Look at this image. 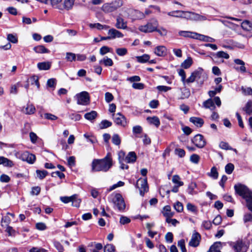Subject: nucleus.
I'll return each mask as SVG.
<instances>
[{"mask_svg":"<svg viewBox=\"0 0 252 252\" xmlns=\"http://www.w3.org/2000/svg\"><path fill=\"white\" fill-rule=\"evenodd\" d=\"M172 181L174 184L178 186H182L184 185V183L180 181V177L177 175L173 176Z\"/></svg>","mask_w":252,"mask_h":252,"instance_id":"39","label":"nucleus"},{"mask_svg":"<svg viewBox=\"0 0 252 252\" xmlns=\"http://www.w3.org/2000/svg\"><path fill=\"white\" fill-rule=\"evenodd\" d=\"M155 32H158L161 36H166L167 34V30L163 27H160L158 29V27H156V30H155Z\"/></svg>","mask_w":252,"mask_h":252,"instance_id":"44","label":"nucleus"},{"mask_svg":"<svg viewBox=\"0 0 252 252\" xmlns=\"http://www.w3.org/2000/svg\"><path fill=\"white\" fill-rule=\"evenodd\" d=\"M78 104L86 105L90 103V97L87 92L84 91L76 95Z\"/></svg>","mask_w":252,"mask_h":252,"instance_id":"8","label":"nucleus"},{"mask_svg":"<svg viewBox=\"0 0 252 252\" xmlns=\"http://www.w3.org/2000/svg\"><path fill=\"white\" fill-rule=\"evenodd\" d=\"M37 176L40 179H44L48 174V172L46 170H37L36 171Z\"/></svg>","mask_w":252,"mask_h":252,"instance_id":"42","label":"nucleus"},{"mask_svg":"<svg viewBox=\"0 0 252 252\" xmlns=\"http://www.w3.org/2000/svg\"><path fill=\"white\" fill-rule=\"evenodd\" d=\"M66 59L69 62L75 61L76 55L72 53L67 52L66 54Z\"/></svg>","mask_w":252,"mask_h":252,"instance_id":"51","label":"nucleus"},{"mask_svg":"<svg viewBox=\"0 0 252 252\" xmlns=\"http://www.w3.org/2000/svg\"><path fill=\"white\" fill-rule=\"evenodd\" d=\"M136 187L139 189L140 194L143 196L145 192L148 190V187L146 179H139L136 183Z\"/></svg>","mask_w":252,"mask_h":252,"instance_id":"10","label":"nucleus"},{"mask_svg":"<svg viewBox=\"0 0 252 252\" xmlns=\"http://www.w3.org/2000/svg\"><path fill=\"white\" fill-rule=\"evenodd\" d=\"M51 64L48 62H44L37 63V67L39 70H47L50 68Z\"/></svg>","mask_w":252,"mask_h":252,"instance_id":"26","label":"nucleus"},{"mask_svg":"<svg viewBox=\"0 0 252 252\" xmlns=\"http://www.w3.org/2000/svg\"><path fill=\"white\" fill-rule=\"evenodd\" d=\"M162 214L166 218H171L173 216V213L171 211V207L168 205L163 208Z\"/></svg>","mask_w":252,"mask_h":252,"instance_id":"28","label":"nucleus"},{"mask_svg":"<svg viewBox=\"0 0 252 252\" xmlns=\"http://www.w3.org/2000/svg\"><path fill=\"white\" fill-rule=\"evenodd\" d=\"M113 165V160L110 153L102 159H94L92 163L93 172L108 171Z\"/></svg>","mask_w":252,"mask_h":252,"instance_id":"1","label":"nucleus"},{"mask_svg":"<svg viewBox=\"0 0 252 252\" xmlns=\"http://www.w3.org/2000/svg\"><path fill=\"white\" fill-rule=\"evenodd\" d=\"M154 53L158 56L164 57L167 54V49L164 46H158L155 48Z\"/></svg>","mask_w":252,"mask_h":252,"instance_id":"18","label":"nucleus"},{"mask_svg":"<svg viewBox=\"0 0 252 252\" xmlns=\"http://www.w3.org/2000/svg\"><path fill=\"white\" fill-rule=\"evenodd\" d=\"M219 146L222 149H224V150H233V149L231 147L229 146V144L227 143L223 142V141H221L220 143Z\"/></svg>","mask_w":252,"mask_h":252,"instance_id":"53","label":"nucleus"},{"mask_svg":"<svg viewBox=\"0 0 252 252\" xmlns=\"http://www.w3.org/2000/svg\"><path fill=\"white\" fill-rule=\"evenodd\" d=\"M197 38H196L197 39H199V40L206 41V42H213L215 41V39L214 38H213L211 37L204 35L202 34H200L199 33H197Z\"/></svg>","mask_w":252,"mask_h":252,"instance_id":"33","label":"nucleus"},{"mask_svg":"<svg viewBox=\"0 0 252 252\" xmlns=\"http://www.w3.org/2000/svg\"><path fill=\"white\" fill-rule=\"evenodd\" d=\"M109 202H112L120 211H124L126 204L122 195L118 193H113L108 197Z\"/></svg>","mask_w":252,"mask_h":252,"instance_id":"3","label":"nucleus"},{"mask_svg":"<svg viewBox=\"0 0 252 252\" xmlns=\"http://www.w3.org/2000/svg\"><path fill=\"white\" fill-rule=\"evenodd\" d=\"M7 38L8 41L13 43H16L18 42L17 38L12 34H8Z\"/></svg>","mask_w":252,"mask_h":252,"instance_id":"62","label":"nucleus"},{"mask_svg":"<svg viewBox=\"0 0 252 252\" xmlns=\"http://www.w3.org/2000/svg\"><path fill=\"white\" fill-rule=\"evenodd\" d=\"M147 120L149 123L155 125L157 127L160 125L159 120L157 117H149L147 118Z\"/></svg>","mask_w":252,"mask_h":252,"instance_id":"27","label":"nucleus"},{"mask_svg":"<svg viewBox=\"0 0 252 252\" xmlns=\"http://www.w3.org/2000/svg\"><path fill=\"white\" fill-rule=\"evenodd\" d=\"M137 61L139 63H145L150 59V56L148 54H144L141 56L136 57Z\"/></svg>","mask_w":252,"mask_h":252,"instance_id":"37","label":"nucleus"},{"mask_svg":"<svg viewBox=\"0 0 252 252\" xmlns=\"http://www.w3.org/2000/svg\"><path fill=\"white\" fill-rule=\"evenodd\" d=\"M158 22L155 18L151 19L146 25L140 26L138 30L144 33H151L155 31L158 27Z\"/></svg>","mask_w":252,"mask_h":252,"instance_id":"5","label":"nucleus"},{"mask_svg":"<svg viewBox=\"0 0 252 252\" xmlns=\"http://www.w3.org/2000/svg\"><path fill=\"white\" fill-rule=\"evenodd\" d=\"M193 144L198 148H202L206 144V142L203 136L201 134L196 135L192 140Z\"/></svg>","mask_w":252,"mask_h":252,"instance_id":"11","label":"nucleus"},{"mask_svg":"<svg viewBox=\"0 0 252 252\" xmlns=\"http://www.w3.org/2000/svg\"><path fill=\"white\" fill-rule=\"evenodd\" d=\"M175 154L178 155L180 158H183L185 155V151L180 148L176 149L175 150Z\"/></svg>","mask_w":252,"mask_h":252,"instance_id":"63","label":"nucleus"},{"mask_svg":"<svg viewBox=\"0 0 252 252\" xmlns=\"http://www.w3.org/2000/svg\"><path fill=\"white\" fill-rule=\"evenodd\" d=\"M0 164L8 167H13L14 165L12 160L4 157H0Z\"/></svg>","mask_w":252,"mask_h":252,"instance_id":"23","label":"nucleus"},{"mask_svg":"<svg viewBox=\"0 0 252 252\" xmlns=\"http://www.w3.org/2000/svg\"><path fill=\"white\" fill-rule=\"evenodd\" d=\"M23 112L28 115L33 114L35 111L34 106L32 104H27L26 106L23 107Z\"/></svg>","mask_w":252,"mask_h":252,"instance_id":"20","label":"nucleus"},{"mask_svg":"<svg viewBox=\"0 0 252 252\" xmlns=\"http://www.w3.org/2000/svg\"><path fill=\"white\" fill-rule=\"evenodd\" d=\"M115 247L112 244H107L104 248V252H114Z\"/></svg>","mask_w":252,"mask_h":252,"instance_id":"54","label":"nucleus"},{"mask_svg":"<svg viewBox=\"0 0 252 252\" xmlns=\"http://www.w3.org/2000/svg\"><path fill=\"white\" fill-rule=\"evenodd\" d=\"M209 176L215 179H217L218 177V172L217 168L215 167H213L211 168V172L209 173Z\"/></svg>","mask_w":252,"mask_h":252,"instance_id":"49","label":"nucleus"},{"mask_svg":"<svg viewBox=\"0 0 252 252\" xmlns=\"http://www.w3.org/2000/svg\"><path fill=\"white\" fill-rule=\"evenodd\" d=\"M75 197V195L71 196H62L60 197V200L64 203H67L71 201L73 198Z\"/></svg>","mask_w":252,"mask_h":252,"instance_id":"45","label":"nucleus"},{"mask_svg":"<svg viewBox=\"0 0 252 252\" xmlns=\"http://www.w3.org/2000/svg\"><path fill=\"white\" fill-rule=\"evenodd\" d=\"M112 124V123L108 120H103L99 124V127L101 129H104L111 126Z\"/></svg>","mask_w":252,"mask_h":252,"instance_id":"41","label":"nucleus"},{"mask_svg":"<svg viewBox=\"0 0 252 252\" xmlns=\"http://www.w3.org/2000/svg\"><path fill=\"white\" fill-rule=\"evenodd\" d=\"M192 64V60L190 57L185 60L181 64V66L185 69L189 68Z\"/></svg>","mask_w":252,"mask_h":252,"instance_id":"36","label":"nucleus"},{"mask_svg":"<svg viewBox=\"0 0 252 252\" xmlns=\"http://www.w3.org/2000/svg\"><path fill=\"white\" fill-rule=\"evenodd\" d=\"M108 34L109 35L110 39L122 38L124 36V34L121 32L114 28H112L108 31Z\"/></svg>","mask_w":252,"mask_h":252,"instance_id":"17","label":"nucleus"},{"mask_svg":"<svg viewBox=\"0 0 252 252\" xmlns=\"http://www.w3.org/2000/svg\"><path fill=\"white\" fill-rule=\"evenodd\" d=\"M241 26L245 30L250 31L252 29V21H244L242 23Z\"/></svg>","mask_w":252,"mask_h":252,"instance_id":"35","label":"nucleus"},{"mask_svg":"<svg viewBox=\"0 0 252 252\" xmlns=\"http://www.w3.org/2000/svg\"><path fill=\"white\" fill-rule=\"evenodd\" d=\"M15 156L17 158L24 161H26L29 164H33L36 160L35 156L32 154L30 153L28 151L17 152L15 154Z\"/></svg>","mask_w":252,"mask_h":252,"instance_id":"6","label":"nucleus"},{"mask_svg":"<svg viewBox=\"0 0 252 252\" xmlns=\"http://www.w3.org/2000/svg\"><path fill=\"white\" fill-rule=\"evenodd\" d=\"M178 246L181 249L182 252H186L187 250L185 247V242L184 239H181L178 241Z\"/></svg>","mask_w":252,"mask_h":252,"instance_id":"55","label":"nucleus"},{"mask_svg":"<svg viewBox=\"0 0 252 252\" xmlns=\"http://www.w3.org/2000/svg\"><path fill=\"white\" fill-rule=\"evenodd\" d=\"M5 227H6L5 231L8 234L9 236H14L15 235V231L11 226L7 225Z\"/></svg>","mask_w":252,"mask_h":252,"instance_id":"61","label":"nucleus"},{"mask_svg":"<svg viewBox=\"0 0 252 252\" xmlns=\"http://www.w3.org/2000/svg\"><path fill=\"white\" fill-rule=\"evenodd\" d=\"M99 63H103L106 66H111L113 64V62L111 59L105 57L103 59L99 61Z\"/></svg>","mask_w":252,"mask_h":252,"instance_id":"32","label":"nucleus"},{"mask_svg":"<svg viewBox=\"0 0 252 252\" xmlns=\"http://www.w3.org/2000/svg\"><path fill=\"white\" fill-rule=\"evenodd\" d=\"M123 5L121 0H116L111 2L104 3L101 7V10L105 13H109L115 11Z\"/></svg>","mask_w":252,"mask_h":252,"instance_id":"4","label":"nucleus"},{"mask_svg":"<svg viewBox=\"0 0 252 252\" xmlns=\"http://www.w3.org/2000/svg\"><path fill=\"white\" fill-rule=\"evenodd\" d=\"M236 194L246 200V206L252 213V191L245 185L238 184L234 187Z\"/></svg>","mask_w":252,"mask_h":252,"instance_id":"2","label":"nucleus"},{"mask_svg":"<svg viewBox=\"0 0 252 252\" xmlns=\"http://www.w3.org/2000/svg\"><path fill=\"white\" fill-rule=\"evenodd\" d=\"M196 187V185L194 183H191L189 186L188 189V192L191 195L196 194V192L194 191V189Z\"/></svg>","mask_w":252,"mask_h":252,"instance_id":"47","label":"nucleus"},{"mask_svg":"<svg viewBox=\"0 0 252 252\" xmlns=\"http://www.w3.org/2000/svg\"><path fill=\"white\" fill-rule=\"evenodd\" d=\"M54 245L59 252H62L64 250L63 246L58 241H55L54 242Z\"/></svg>","mask_w":252,"mask_h":252,"instance_id":"60","label":"nucleus"},{"mask_svg":"<svg viewBox=\"0 0 252 252\" xmlns=\"http://www.w3.org/2000/svg\"><path fill=\"white\" fill-rule=\"evenodd\" d=\"M220 246V242H216L210 247L207 252H220L219 249Z\"/></svg>","mask_w":252,"mask_h":252,"instance_id":"34","label":"nucleus"},{"mask_svg":"<svg viewBox=\"0 0 252 252\" xmlns=\"http://www.w3.org/2000/svg\"><path fill=\"white\" fill-rule=\"evenodd\" d=\"M133 13H134V15L135 17V19H142L145 18V14L143 13H142L138 10H134L133 11Z\"/></svg>","mask_w":252,"mask_h":252,"instance_id":"56","label":"nucleus"},{"mask_svg":"<svg viewBox=\"0 0 252 252\" xmlns=\"http://www.w3.org/2000/svg\"><path fill=\"white\" fill-rule=\"evenodd\" d=\"M113 119L114 122L117 125L125 126L126 124V118L120 113L113 114Z\"/></svg>","mask_w":252,"mask_h":252,"instance_id":"12","label":"nucleus"},{"mask_svg":"<svg viewBox=\"0 0 252 252\" xmlns=\"http://www.w3.org/2000/svg\"><path fill=\"white\" fill-rule=\"evenodd\" d=\"M116 53L120 56L126 55L127 53V49L125 48H117L116 50Z\"/></svg>","mask_w":252,"mask_h":252,"instance_id":"52","label":"nucleus"},{"mask_svg":"<svg viewBox=\"0 0 252 252\" xmlns=\"http://www.w3.org/2000/svg\"><path fill=\"white\" fill-rule=\"evenodd\" d=\"M182 13H184V15H182L181 18H185L187 20L192 21H205L207 20L205 16L200 15L194 12L183 11Z\"/></svg>","mask_w":252,"mask_h":252,"instance_id":"7","label":"nucleus"},{"mask_svg":"<svg viewBox=\"0 0 252 252\" xmlns=\"http://www.w3.org/2000/svg\"><path fill=\"white\" fill-rule=\"evenodd\" d=\"M111 48L106 46H102L99 50V53L101 55H104L106 53L110 52Z\"/></svg>","mask_w":252,"mask_h":252,"instance_id":"57","label":"nucleus"},{"mask_svg":"<svg viewBox=\"0 0 252 252\" xmlns=\"http://www.w3.org/2000/svg\"><path fill=\"white\" fill-rule=\"evenodd\" d=\"M75 195V197L74 198H73V199H72L71 202H72V206L76 207H79L81 200L80 198H78L77 194Z\"/></svg>","mask_w":252,"mask_h":252,"instance_id":"48","label":"nucleus"},{"mask_svg":"<svg viewBox=\"0 0 252 252\" xmlns=\"http://www.w3.org/2000/svg\"><path fill=\"white\" fill-rule=\"evenodd\" d=\"M11 221V219L9 217V216L7 215L5 216H3L1 218V225L2 226L4 227L5 226L8 225L9 223Z\"/></svg>","mask_w":252,"mask_h":252,"instance_id":"40","label":"nucleus"},{"mask_svg":"<svg viewBox=\"0 0 252 252\" xmlns=\"http://www.w3.org/2000/svg\"><path fill=\"white\" fill-rule=\"evenodd\" d=\"M136 159V155L134 152H129L125 158V161L127 163H133Z\"/></svg>","mask_w":252,"mask_h":252,"instance_id":"25","label":"nucleus"},{"mask_svg":"<svg viewBox=\"0 0 252 252\" xmlns=\"http://www.w3.org/2000/svg\"><path fill=\"white\" fill-rule=\"evenodd\" d=\"M234 62L236 65H240V67H239L238 66H234V68L236 70L240 71L242 73H244L246 71V68L245 66V63L243 61L237 59L234 60Z\"/></svg>","mask_w":252,"mask_h":252,"instance_id":"15","label":"nucleus"},{"mask_svg":"<svg viewBox=\"0 0 252 252\" xmlns=\"http://www.w3.org/2000/svg\"><path fill=\"white\" fill-rule=\"evenodd\" d=\"M189 121L197 127H201L203 124V120L199 117H192L189 119Z\"/></svg>","mask_w":252,"mask_h":252,"instance_id":"21","label":"nucleus"},{"mask_svg":"<svg viewBox=\"0 0 252 252\" xmlns=\"http://www.w3.org/2000/svg\"><path fill=\"white\" fill-rule=\"evenodd\" d=\"M74 1L75 0H64L63 4L57 6V8L60 10H70L74 4Z\"/></svg>","mask_w":252,"mask_h":252,"instance_id":"13","label":"nucleus"},{"mask_svg":"<svg viewBox=\"0 0 252 252\" xmlns=\"http://www.w3.org/2000/svg\"><path fill=\"white\" fill-rule=\"evenodd\" d=\"M234 168V165L232 163H228L225 167V171L228 174H230Z\"/></svg>","mask_w":252,"mask_h":252,"instance_id":"50","label":"nucleus"},{"mask_svg":"<svg viewBox=\"0 0 252 252\" xmlns=\"http://www.w3.org/2000/svg\"><path fill=\"white\" fill-rule=\"evenodd\" d=\"M90 27L91 28H96L98 30L107 29L109 28L108 26L102 25L99 23L91 24Z\"/></svg>","mask_w":252,"mask_h":252,"instance_id":"38","label":"nucleus"},{"mask_svg":"<svg viewBox=\"0 0 252 252\" xmlns=\"http://www.w3.org/2000/svg\"><path fill=\"white\" fill-rule=\"evenodd\" d=\"M200 239V235L197 232H195L191 236V238L189 242V245L193 247L198 246L199 244Z\"/></svg>","mask_w":252,"mask_h":252,"instance_id":"14","label":"nucleus"},{"mask_svg":"<svg viewBox=\"0 0 252 252\" xmlns=\"http://www.w3.org/2000/svg\"><path fill=\"white\" fill-rule=\"evenodd\" d=\"M203 106L205 108L210 109L211 110L213 111L216 108L214 101L212 99L209 98L203 102Z\"/></svg>","mask_w":252,"mask_h":252,"instance_id":"24","label":"nucleus"},{"mask_svg":"<svg viewBox=\"0 0 252 252\" xmlns=\"http://www.w3.org/2000/svg\"><path fill=\"white\" fill-rule=\"evenodd\" d=\"M113 99L114 96L111 93L107 92L105 94V99L106 102L109 103L112 101Z\"/></svg>","mask_w":252,"mask_h":252,"instance_id":"59","label":"nucleus"},{"mask_svg":"<svg viewBox=\"0 0 252 252\" xmlns=\"http://www.w3.org/2000/svg\"><path fill=\"white\" fill-rule=\"evenodd\" d=\"M232 248L235 252H246L248 247L242 240H238L233 243Z\"/></svg>","mask_w":252,"mask_h":252,"instance_id":"9","label":"nucleus"},{"mask_svg":"<svg viewBox=\"0 0 252 252\" xmlns=\"http://www.w3.org/2000/svg\"><path fill=\"white\" fill-rule=\"evenodd\" d=\"M112 143L116 145H119L121 144V138L117 134H114L112 138Z\"/></svg>","mask_w":252,"mask_h":252,"instance_id":"43","label":"nucleus"},{"mask_svg":"<svg viewBox=\"0 0 252 252\" xmlns=\"http://www.w3.org/2000/svg\"><path fill=\"white\" fill-rule=\"evenodd\" d=\"M33 50L37 53H48L50 52L43 45L37 46L34 47Z\"/></svg>","mask_w":252,"mask_h":252,"instance_id":"30","label":"nucleus"},{"mask_svg":"<svg viewBox=\"0 0 252 252\" xmlns=\"http://www.w3.org/2000/svg\"><path fill=\"white\" fill-rule=\"evenodd\" d=\"M245 111L247 113L251 114L252 113V102H248L245 107Z\"/></svg>","mask_w":252,"mask_h":252,"instance_id":"64","label":"nucleus"},{"mask_svg":"<svg viewBox=\"0 0 252 252\" xmlns=\"http://www.w3.org/2000/svg\"><path fill=\"white\" fill-rule=\"evenodd\" d=\"M174 209L178 212H182L183 211V205L182 203L179 201H177L174 205Z\"/></svg>","mask_w":252,"mask_h":252,"instance_id":"46","label":"nucleus"},{"mask_svg":"<svg viewBox=\"0 0 252 252\" xmlns=\"http://www.w3.org/2000/svg\"><path fill=\"white\" fill-rule=\"evenodd\" d=\"M216 55L218 58H221L225 59H228L229 58V55L223 51H219L217 52Z\"/></svg>","mask_w":252,"mask_h":252,"instance_id":"58","label":"nucleus"},{"mask_svg":"<svg viewBox=\"0 0 252 252\" xmlns=\"http://www.w3.org/2000/svg\"><path fill=\"white\" fill-rule=\"evenodd\" d=\"M115 27L118 29L125 30L127 28V22L120 16H118L116 18V23Z\"/></svg>","mask_w":252,"mask_h":252,"instance_id":"16","label":"nucleus"},{"mask_svg":"<svg viewBox=\"0 0 252 252\" xmlns=\"http://www.w3.org/2000/svg\"><path fill=\"white\" fill-rule=\"evenodd\" d=\"M190 95V91L189 89L184 88L181 90V95L179 97V99H184L188 98Z\"/></svg>","mask_w":252,"mask_h":252,"instance_id":"31","label":"nucleus"},{"mask_svg":"<svg viewBox=\"0 0 252 252\" xmlns=\"http://www.w3.org/2000/svg\"><path fill=\"white\" fill-rule=\"evenodd\" d=\"M97 113L95 111H92L90 112L87 113L85 114L84 117L88 120L92 121L94 120L97 117Z\"/></svg>","mask_w":252,"mask_h":252,"instance_id":"29","label":"nucleus"},{"mask_svg":"<svg viewBox=\"0 0 252 252\" xmlns=\"http://www.w3.org/2000/svg\"><path fill=\"white\" fill-rule=\"evenodd\" d=\"M178 34L184 37H189L193 39L197 38V33L190 31H180L179 32Z\"/></svg>","mask_w":252,"mask_h":252,"instance_id":"19","label":"nucleus"},{"mask_svg":"<svg viewBox=\"0 0 252 252\" xmlns=\"http://www.w3.org/2000/svg\"><path fill=\"white\" fill-rule=\"evenodd\" d=\"M192 72L195 78L197 80L200 79L202 77L203 78H205L206 77V75L204 72L203 69L200 67L198 68Z\"/></svg>","mask_w":252,"mask_h":252,"instance_id":"22","label":"nucleus"}]
</instances>
